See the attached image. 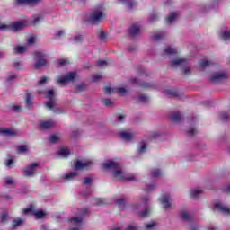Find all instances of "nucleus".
Segmentation results:
<instances>
[{
	"mask_svg": "<svg viewBox=\"0 0 230 230\" xmlns=\"http://www.w3.org/2000/svg\"><path fill=\"white\" fill-rule=\"evenodd\" d=\"M170 118L173 123H181L184 119L179 113H172Z\"/></svg>",
	"mask_w": 230,
	"mask_h": 230,
	"instance_id": "obj_23",
	"label": "nucleus"
},
{
	"mask_svg": "<svg viewBox=\"0 0 230 230\" xmlns=\"http://www.w3.org/2000/svg\"><path fill=\"white\" fill-rule=\"evenodd\" d=\"M213 62L208 61V60H202L199 63V66L201 67V69H206V67H211V66H213Z\"/></svg>",
	"mask_w": 230,
	"mask_h": 230,
	"instance_id": "obj_35",
	"label": "nucleus"
},
{
	"mask_svg": "<svg viewBox=\"0 0 230 230\" xmlns=\"http://www.w3.org/2000/svg\"><path fill=\"white\" fill-rule=\"evenodd\" d=\"M170 56V55H177V49H174V48H172V47H167L163 54H162V57H164V56Z\"/></svg>",
	"mask_w": 230,
	"mask_h": 230,
	"instance_id": "obj_24",
	"label": "nucleus"
},
{
	"mask_svg": "<svg viewBox=\"0 0 230 230\" xmlns=\"http://www.w3.org/2000/svg\"><path fill=\"white\" fill-rule=\"evenodd\" d=\"M58 154L61 157L67 158L69 155H71V151H69L67 147H60Z\"/></svg>",
	"mask_w": 230,
	"mask_h": 230,
	"instance_id": "obj_20",
	"label": "nucleus"
},
{
	"mask_svg": "<svg viewBox=\"0 0 230 230\" xmlns=\"http://www.w3.org/2000/svg\"><path fill=\"white\" fill-rule=\"evenodd\" d=\"M124 230H137V225H128Z\"/></svg>",
	"mask_w": 230,
	"mask_h": 230,
	"instance_id": "obj_63",
	"label": "nucleus"
},
{
	"mask_svg": "<svg viewBox=\"0 0 230 230\" xmlns=\"http://www.w3.org/2000/svg\"><path fill=\"white\" fill-rule=\"evenodd\" d=\"M187 136L189 137H192L195 136L197 134V128L192 127V128H189L186 131Z\"/></svg>",
	"mask_w": 230,
	"mask_h": 230,
	"instance_id": "obj_41",
	"label": "nucleus"
},
{
	"mask_svg": "<svg viewBox=\"0 0 230 230\" xmlns=\"http://www.w3.org/2000/svg\"><path fill=\"white\" fill-rule=\"evenodd\" d=\"M169 66L172 69H181L184 76H190L191 75V66L188 59L184 58H177L169 61Z\"/></svg>",
	"mask_w": 230,
	"mask_h": 230,
	"instance_id": "obj_2",
	"label": "nucleus"
},
{
	"mask_svg": "<svg viewBox=\"0 0 230 230\" xmlns=\"http://www.w3.org/2000/svg\"><path fill=\"white\" fill-rule=\"evenodd\" d=\"M76 78V72H70L63 77L58 79V84H67V82H73Z\"/></svg>",
	"mask_w": 230,
	"mask_h": 230,
	"instance_id": "obj_10",
	"label": "nucleus"
},
{
	"mask_svg": "<svg viewBox=\"0 0 230 230\" xmlns=\"http://www.w3.org/2000/svg\"><path fill=\"white\" fill-rule=\"evenodd\" d=\"M48 82V77L46 75H43L40 80L38 82V85H44Z\"/></svg>",
	"mask_w": 230,
	"mask_h": 230,
	"instance_id": "obj_60",
	"label": "nucleus"
},
{
	"mask_svg": "<svg viewBox=\"0 0 230 230\" xmlns=\"http://www.w3.org/2000/svg\"><path fill=\"white\" fill-rule=\"evenodd\" d=\"M5 185L11 186V188H15V186H16L15 180H13V178H10V177L5 178Z\"/></svg>",
	"mask_w": 230,
	"mask_h": 230,
	"instance_id": "obj_38",
	"label": "nucleus"
},
{
	"mask_svg": "<svg viewBox=\"0 0 230 230\" xmlns=\"http://www.w3.org/2000/svg\"><path fill=\"white\" fill-rule=\"evenodd\" d=\"M215 209L217 211H219V213H223V215H230V208L229 207L226 206L223 203L217 202L214 206Z\"/></svg>",
	"mask_w": 230,
	"mask_h": 230,
	"instance_id": "obj_14",
	"label": "nucleus"
},
{
	"mask_svg": "<svg viewBox=\"0 0 230 230\" xmlns=\"http://www.w3.org/2000/svg\"><path fill=\"white\" fill-rule=\"evenodd\" d=\"M107 18V14L100 10H94L90 13L89 21L92 24H101Z\"/></svg>",
	"mask_w": 230,
	"mask_h": 230,
	"instance_id": "obj_4",
	"label": "nucleus"
},
{
	"mask_svg": "<svg viewBox=\"0 0 230 230\" xmlns=\"http://www.w3.org/2000/svg\"><path fill=\"white\" fill-rule=\"evenodd\" d=\"M9 220H10V216H8V213L3 212L0 215V224H8Z\"/></svg>",
	"mask_w": 230,
	"mask_h": 230,
	"instance_id": "obj_31",
	"label": "nucleus"
},
{
	"mask_svg": "<svg viewBox=\"0 0 230 230\" xmlns=\"http://www.w3.org/2000/svg\"><path fill=\"white\" fill-rule=\"evenodd\" d=\"M16 78H17L16 74H11L7 76L6 82H8V84H12V82H13V80H15Z\"/></svg>",
	"mask_w": 230,
	"mask_h": 230,
	"instance_id": "obj_51",
	"label": "nucleus"
},
{
	"mask_svg": "<svg viewBox=\"0 0 230 230\" xmlns=\"http://www.w3.org/2000/svg\"><path fill=\"white\" fill-rule=\"evenodd\" d=\"M55 127V122L53 120L43 121L40 124V128L41 130H49V128H53Z\"/></svg>",
	"mask_w": 230,
	"mask_h": 230,
	"instance_id": "obj_17",
	"label": "nucleus"
},
{
	"mask_svg": "<svg viewBox=\"0 0 230 230\" xmlns=\"http://www.w3.org/2000/svg\"><path fill=\"white\" fill-rule=\"evenodd\" d=\"M154 190H155V184L154 183L147 184L145 188V191H146L147 193L154 191Z\"/></svg>",
	"mask_w": 230,
	"mask_h": 230,
	"instance_id": "obj_47",
	"label": "nucleus"
},
{
	"mask_svg": "<svg viewBox=\"0 0 230 230\" xmlns=\"http://www.w3.org/2000/svg\"><path fill=\"white\" fill-rule=\"evenodd\" d=\"M165 37L164 32H157L151 36V39L154 42H159L162 39Z\"/></svg>",
	"mask_w": 230,
	"mask_h": 230,
	"instance_id": "obj_27",
	"label": "nucleus"
},
{
	"mask_svg": "<svg viewBox=\"0 0 230 230\" xmlns=\"http://www.w3.org/2000/svg\"><path fill=\"white\" fill-rule=\"evenodd\" d=\"M21 226H24V219L22 218H15L13 221V227L15 229L17 227H21Z\"/></svg>",
	"mask_w": 230,
	"mask_h": 230,
	"instance_id": "obj_29",
	"label": "nucleus"
},
{
	"mask_svg": "<svg viewBox=\"0 0 230 230\" xmlns=\"http://www.w3.org/2000/svg\"><path fill=\"white\" fill-rule=\"evenodd\" d=\"M99 39L102 40L103 42L107 41V33L105 31H102L99 34Z\"/></svg>",
	"mask_w": 230,
	"mask_h": 230,
	"instance_id": "obj_53",
	"label": "nucleus"
},
{
	"mask_svg": "<svg viewBox=\"0 0 230 230\" xmlns=\"http://www.w3.org/2000/svg\"><path fill=\"white\" fill-rule=\"evenodd\" d=\"M164 94L167 96V98H178L179 100L184 96L183 93H181L175 89L164 90Z\"/></svg>",
	"mask_w": 230,
	"mask_h": 230,
	"instance_id": "obj_8",
	"label": "nucleus"
},
{
	"mask_svg": "<svg viewBox=\"0 0 230 230\" xmlns=\"http://www.w3.org/2000/svg\"><path fill=\"white\" fill-rule=\"evenodd\" d=\"M84 91H87V84H81L76 86V93H82Z\"/></svg>",
	"mask_w": 230,
	"mask_h": 230,
	"instance_id": "obj_43",
	"label": "nucleus"
},
{
	"mask_svg": "<svg viewBox=\"0 0 230 230\" xmlns=\"http://www.w3.org/2000/svg\"><path fill=\"white\" fill-rule=\"evenodd\" d=\"M115 204H117L119 209H125V206L127 204V199H119L115 200Z\"/></svg>",
	"mask_w": 230,
	"mask_h": 230,
	"instance_id": "obj_33",
	"label": "nucleus"
},
{
	"mask_svg": "<svg viewBox=\"0 0 230 230\" xmlns=\"http://www.w3.org/2000/svg\"><path fill=\"white\" fill-rule=\"evenodd\" d=\"M153 227H155V223L150 222V223L146 224V230H152Z\"/></svg>",
	"mask_w": 230,
	"mask_h": 230,
	"instance_id": "obj_62",
	"label": "nucleus"
},
{
	"mask_svg": "<svg viewBox=\"0 0 230 230\" xmlns=\"http://www.w3.org/2000/svg\"><path fill=\"white\" fill-rule=\"evenodd\" d=\"M16 53L19 55H22V53H25L26 49H28L27 47L18 46L15 49Z\"/></svg>",
	"mask_w": 230,
	"mask_h": 230,
	"instance_id": "obj_44",
	"label": "nucleus"
},
{
	"mask_svg": "<svg viewBox=\"0 0 230 230\" xmlns=\"http://www.w3.org/2000/svg\"><path fill=\"white\" fill-rule=\"evenodd\" d=\"M77 176H78V172H72L66 173V175H63L62 179H63V181L67 182L69 181H73L74 179H76Z\"/></svg>",
	"mask_w": 230,
	"mask_h": 230,
	"instance_id": "obj_19",
	"label": "nucleus"
},
{
	"mask_svg": "<svg viewBox=\"0 0 230 230\" xmlns=\"http://www.w3.org/2000/svg\"><path fill=\"white\" fill-rule=\"evenodd\" d=\"M39 167L38 163H33L27 166L26 169L23 170V175L24 177H33L35 175V168Z\"/></svg>",
	"mask_w": 230,
	"mask_h": 230,
	"instance_id": "obj_11",
	"label": "nucleus"
},
{
	"mask_svg": "<svg viewBox=\"0 0 230 230\" xmlns=\"http://www.w3.org/2000/svg\"><path fill=\"white\" fill-rule=\"evenodd\" d=\"M83 220L84 219L82 217H72L70 219V222H75V224H82Z\"/></svg>",
	"mask_w": 230,
	"mask_h": 230,
	"instance_id": "obj_61",
	"label": "nucleus"
},
{
	"mask_svg": "<svg viewBox=\"0 0 230 230\" xmlns=\"http://www.w3.org/2000/svg\"><path fill=\"white\" fill-rule=\"evenodd\" d=\"M48 94V98L49 100H50V102H53V100H55V91L54 90H49L47 92Z\"/></svg>",
	"mask_w": 230,
	"mask_h": 230,
	"instance_id": "obj_50",
	"label": "nucleus"
},
{
	"mask_svg": "<svg viewBox=\"0 0 230 230\" xmlns=\"http://www.w3.org/2000/svg\"><path fill=\"white\" fill-rule=\"evenodd\" d=\"M73 42H84V35L78 34L70 38Z\"/></svg>",
	"mask_w": 230,
	"mask_h": 230,
	"instance_id": "obj_39",
	"label": "nucleus"
},
{
	"mask_svg": "<svg viewBox=\"0 0 230 230\" xmlns=\"http://www.w3.org/2000/svg\"><path fill=\"white\" fill-rule=\"evenodd\" d=\"M120 137L124 139V141H132L134 139V134L133 133H128V132H121L119 134Z\"/></svg>",
	"mask_w": 230,
	"mask_h": 230,
	"instance_id": "obj_25",
	"label": "nucleus"
},
{
	"mask_svg": "<svg viewBox=\"0 0 230 230\" xmlns=\"http://www.w3.org/2000/svg\"><path fill=\"white\" fill-rule=\"evenodd\" d=\"M146 152V143L140 142L138 147H137V153L138 154H145Z\"/></svg>",
	"mask_w": 230,
	"mask_h": 230,
	"instance_id": "obj_36",
	"label": "nucleus"
},
{
	"mask_svg": "<svg viewBox=\"0 0 230 230\" xmlns=\"http://www.w3.org/2000/svg\"><path fill=\"white\" fill-rule=\"evenodd\" d=\"M32 100H33V97L31 96V93H26V107L28 108V109H33V102H32Z\"/></svg>",
	"mask_w": 230,
	"mask_h": 230,
	"instance_id": "obj_26",
	"label": "nucleus"
},
{
	"mask_svg": "<svg viewBox=\"0 0 230 230\" xmlns=\"http://www.w3.org/2000/svg\"><path fill=\"white\" fill-rule=\"evenodd\" d=\"M40 0H15L16 6H22L24 4H37Z\"/></svg>",
	"mask_w": 230,
	"mask_h": 230,
	"instance_id": "obj_16",
	"label": "nucleus"
},
{
	"mask_svg": "<svg viewBox=\"0 0 230 230\" xmlns=\"http://www.w3.org/2000/svg\"><path fill=\"white\" fill-rule=\"evenodd\" d=\"M102 103L103 105H105V107H112V104H113L112 100L111 99H104L102 101Z\"/></svg>",
	"mask_w": 230,
	"mask_h": 230,
	"instance_id": "obj_54",
	"label": "nucleus"
},
{
	"mask_svg": "<svg viewBox=\"0 0 230 230\" xmlns=\"http://www.w3.org/2000/svg\"><path fill=\"white\" fill-rule=\"evenodd\" d=\"M57 62V67H62L67 64V61L66 59H58L56 61Z\"/></svg>",
	"mask_w": 230,
	"mask_h": 230,
	"instance_id": "obj_52",
	"label": "nucleus"
},
{
	"mask_svg": "<svg viewBox=\"0 0 230 230\" xmlns=\"http://www.w3.org/2000/svg\"><path fill=\"white\" fill-rule=\"evenodd\" d=\"M228 75L226 73H215L211 75V82L215 84H221L223 80H227Z\"/></svg>",
	"mask_w": 230,
	"mask_h": 230,
	"instance_id": "obj_9",
	"label": "nucleus"
},
{
	"mask_svg": "<svg viewBox=\"0 0 230 230\" xmlns=\"http://www.w3.org/2000/svg\"><path fill=\"white\" fill-rule=\"evenodd\" d=\"M220 38L222 40H230V31H223L220 32Z\"/></svg>",
	"mask_w": 230,
	"mask_h": 230,
	"instance_id": "obj_34",
	"label": "nucleus"
},
{
	"mask_svg": "<svg viewBox=\"0 0 230 230\" xmlns=\"http://www.w3.org/2000/svg\"><path fill=\"white\" fill-rule=\"evenodd\" d=\"M84 184L91 186L93 184V178L86 177L84 178Z\"/></svg>",
	"mask_w": 230,
	"mask_h": 230,
	"instance_id": "obj_59",
	"label": "nucleus"
},
{
	"mask_svg": "<svg viewBox=\"0 0 230 230\" xmlns=\"http://www.w3.org/2000/svg\"><path fill=\"white\" fill-rule=\"evenodd\" d=\"M28 152V146L22 145L17 147V154H26Z\"/></svg>",
	"mask_w": 230,
	"mask_h": 230,
	"instance_id": "obj_40",
	"label": "nucleus"
},
{
	"mask_svg": "<svg viewBox=\"0 0 230 230\" xmlns=\"http://www.w3.org/2000/svg\"><path fill=\"white\" fill-rule=\"evenodd\" d=\"M98 80H102V75L96 74L93 75V82H97Z\"/></svg>",
	"mask_w": 230,
	"mask_h": 230,
	"instance_id": "obj_64",
	"label": "nucleus"
},
{
	"mask_svg": "<svg viewBox=\"0 0 230 230\" xmlns=\"http://www.w3.org/2000/svg\"><path fill=\"white\" fill-rule=\"evenodd\" d=\"M178 18L179 13H171L166 19V22L167 24H172V22H175V21H177Z\"/></svg>",
	"mask_w": 230,
	"mask_h": 230,
	"instance_id": "obj_21",
	"label": "nucleus"
},
{
	"mask_svg": "<svg viewBox=\"0 0 230 230\" xmlns=\"http://www.w3.org/2000/svg\"><path fill=\"white\" fill-rule=\"evenodd\" d=\"M93 204V206H103V204H105V199H94Z\"/></svg>",
	"mask_w": 230,
	"mask_h": 230,
	"instance_id": "obj_45",
	"label": "nucleus"
},
{
	"mask_svg": "<svg viewBox=\"0 0 230 230\" xmlns=\"http://www.w3.org/2000/svg\"><path fill=\"white\" fill-rule=\"evenodd\" d=\"M160 202L164 209H170V208H172V199L170 198V194H164L160 198Z\"/></svg>",
	"mask_w": 230,
	"mask_h": 230,
	"instance_id": "obj_12",
	"label": "nucleus"
},
{
	"mask_svg": "<svg viewBox=\"0 0 230 230\" xmlns=\"http://www.w3.org/2000/svg\"><path fill=\"white\" fill-rule=\"evenodd\" d=\"M117 91L119 94H121V96H125V94H127V89L125 87H119Z\"/></svg>",
	"mask_w": 230,
	"mask_h": 230,
	"instance_id": "obj_58",
	"label": "nucleus"
},
{
	"mask_svg": "<svg viewBox=\"0 0 230 230\" xmlns=\"http://www.w3.org/2000/svg\"><path fill=\"white\" fill-rule=\"evenodd\" d=\"M128 35L133 39L141 35V28L137 24H133L128 29Z\"/></svg>",
	"mask_w": 230,
	"mask_h": 230,
	"instance_id": "obj_13",
	"label": "nucleus"
},
{
	"mask_svg": "<svg viewBox=\"0 0 230 230\" xmlns=\"http://www.w3.org/2000/svg\"><path fill=\"white\" fill-rule=\"evenodd\" d=\"M58 139H60V137L57 136V135H51L49 138V143L55 144L57 143V141H58Z\"/></svg>",
	"mask_w": 230,
	"mask_h": 230,
	"instance_id": "obj_49",
	"label": "nucleus"
},
{
	"mask_svg": "<svg viewBox=\"0 0 230 230\" xmlns=\"http://www.w3.org/2000/svg\"><path fill=\"white\" fill-rule=\"evenodd\" d=\"M1 134H4L5 137H12V136H15V132L12 129H1Z\"/></svg>",
	"mask_w": 230,
	"mask_h": 230,
	"instance_id": "obj_37",
	"label": "nucleus"
},
{
	"mask_svg": "<svg viewBox=\"0 0 230 230\" xmlns=\"http://www.w3.org/2000/svg\"><path fill=\"white\" fill-rule=\"evenodd\" d=\"M202 195V190L199 189H192L190 190V198L191 199H199Z\"/></svg>",
	"mask_w": 230,
	"mask_h": 230,
	"instance_id": "obj_28",
	"label": "nucleus"
},
{
	"mask_svg": "<svg viewBox=\"0 0 230 230\" xmlns=\"http://www.w3.org/2000/svg\"><path fill=\"white\" fill-rule=\"evenodd\" d=\"M220 119L221 121H230V115L226 112L220 113Z\"/></svg>",
	"mask_w": 230,
	"mask_h": 230,
	"instance_id": "obj_46",
	"label": "nucleus"
},
{
	"mask_svg": "<svg viewBox=\"0 0 230 230\" xmlns=\"http://www.w3.org/2000/svg\"><path fill=\"white\" fill-rule=\"evenodd\" d=\"M26 21L16 22H13L10 28L13 31H19L21 30H24V28H26Z\"/></svg>",
	"mask_w": 230,
	"mask_h": 230,
	"instance_id": "obj_15",
	"label": "nucleus"
},
{
	"mask_svg": "<svg viewBox=\"0 0 230 230\" xmlns=\"http://www.w3.org/2000/svg\"><path fill=\"white\" fill-rule=\"evenodd\" d=\"M131 84H134V85H139V87H142L143 89H155V84L143 82L136 77L131 78Z\"/></svg>",
	"mask_w": 230,
	"mask_h": 230,
	"instance_id": "obj_7",
	"label": "nucleus"
},
{
	"mask_svg": "<svg viewBox=\"0 0 230 230\" xmlns=\"http://www.w3.org/2000/svg\"><path fill=\"white\" fill-rule=\"evenodd\" d=\"M122 4H126L128 6V10H132L134 6H136V3L134 0H119Z\"/></svg>",
	"mask_w": 230,
	"mask_h": 230,
	"instance_id": "obj_30",
	"label": "nucleus"
},
{
	"mask_svg": "<svg viewBox=\"0 0 230 230\" xmlns=\"http://www.w3.org/2000/svg\"><path fill=\"white\" fill-rule=\"evenodd\" d=\"M181 218L185 222H190V220H191V215H190V213H188L187 211H183L181 212Z\"/></svg>",
	"mask_w": 230,
	"mask_h": 230,
	"instance_id": "obj_42",
	"label": "nucleus"
},
{
	"mask_svg": "<svg viewBox=\"0 0 230 230\" xmlns=\"http://www.w3.org/2000/svg\"><path fill=\"white\" fill-rule=\"evenodd\" d=\"M92 163L91 162H82L80 160H78L75 164V170H84V168H87V166H91Z\"/></svg>",
	"mask_w": 230,
	"mask_h": 230,
	"instance_id": "obj_18",
	"label": "nucleus"
},
{
	"mask_svg": "<svg viewBox=\"0 0 230 230\" xmlns=\"http://www.w3.org/2000/svg\"><path fill=\"white\" fill-rule=\"evenodd\" d=\"M161 136V132L159 131H155L150 134L151 139H157Z\"/></svg>",
	"mask_w": 230,
	"mask_h": 230,
	"instance_id": "obj_56",
	"label": "nucleus"
},
{
	"mask_svg": "<svg viewBox=\"0 0 230 230\" xmlns=\"http://www.w3.org/2000/svg\"><path fill=\"white\" fill-rule=\"evenodd\" d=\"M29 213L34 215V217H36V218L38 219L44 218V217H46V212H44L43 210L35 209L33 205H31L29 208L23 209L24 215H28Z\"/></svg>",
	"mask_w": 230,
	"mask_h": 230,
	"instance_id": "obj_6",
	"label": "nucleus"
},
{
	"mask_svg": "<svg viewBox=\"0 0 230 230\" xmlns=\"http://www.w3.org/2000/svg\"><path fill=\"white\" fill-rule=\"evenodd\" d=\"M34 57L38 58V61L34 64L35 69H40V67H45L48 64V60H46V58L48 55L42 51H36L34 53Z\"/></svg>",
	"mask_w": 230,
	"mask_h": 230,
	"instance_id": "obj_5",
	"label": "nucleus"
},
{
	"mask_svg": "<svg viewBox=\"0 0 230 230\" xmlns=\"http://www.w3.org/2000/svg\"><path fill=\"white\" fill-rule=\"evenodd\" d=\"M98 67H107V61L105 60H99L96 62Z\"/></svg>",
	"mask_w": 230,
	"mask_h": 230,
	"instance_id": "obj_57",
	"label": "nucleus"
},
{
	"mask_svg": "<svg viewBox=\"0 0 230 230\" xmlns=\"http://www.w3.org/2000/svg\"><path fill=\"white\" fill-rule=\"evenodd\" d=\"M150 98L145 94L139 95L137 97L138 103H142L143 105H146L148 103Z\"/></svg>",
	"mask_w": 230,
	"mask_h": 230,
	"instance_id": "obj_32",
	"label": "nucleus"
},
{
	"mask_svg": "<svg viewBox=\"0 0 230 230\" xmlns=\"http://www.w3.org/2000/svg\"><path fill=\"white\" fill-rule=\"evenodd\" d=\"M103 168L105 170H111L113 173V177L116 179H119L120 181H126L128 182H138L139 179L136 178L134 174H128L123 171V167L121 164L114 161L108 160L104 164H102Z\"/></svg>",
	"mask_w": 230,
	"mask_h": 230,
	"instance_id": "obj_1",
	"label": "nucleus"
},
{
	"mask_svg": "<svg viewBox=\"0 0 230 230\" xmlns=\"http://www.w3.org/2000/svg\"><path fill=\"white\" fill-rule=\"evenodd\" d=\"M142 204L144 205V210H141V204H135L132 206V210L137 213L141 218H147L152 213L150 208V197L142 198Z\"/></svg>",
	"mask_w": 230,
	"mask_h": 230,
	"instance_id": "obj_3",
	"label": "nucleus"
},
{
	"mask_svg": "<svg viewBox=\"0 0 230 230\" xmlns=\"http://www.w3.org/2000/svg\"><path fill=\"white\" fill-rule=\"evenodd\" d=\"M159 21V14L157 13V12L154 11L148 17L147 19V22H149L150 24H154V22Z\"/></svg>",
	"mask_w": 230,
	"mask_h": 230,
	"instance_id": "obj_22",
	"label": "nucleus"
},
{
	"mask_svg": "<svg viewBox=\"0 0 230 230\" xmlns=\"http://www.w3.org/2000/svg\"><path fill=\"white\" fill-rule=\"evenodd\" d=\"M13 163H15L13 159H8V160H5L4 164L7 168H12V166H13Z\"/></svg>",
	"mask_w": 230,
	"mask_h": 230,
	"instance_id": "obj_55",
	"label": "nucleus"
},
{
	"mask_svg": "<svg viewBox=\"0 0 230 230\" xmlns=\"http://www.w3.org/2000/svg\"><path fill=\"white\" fill-rule=\"evenodd\" d=\"M196 157H197V156H196L193 153H188V154L185 155V160H186V161H195Z\"/></svg>",
	"mask_w": 230,
	"mask_h": 230,
	"instance_id": "obj_48",
	"label": "nucleus"
}]
</instances>
